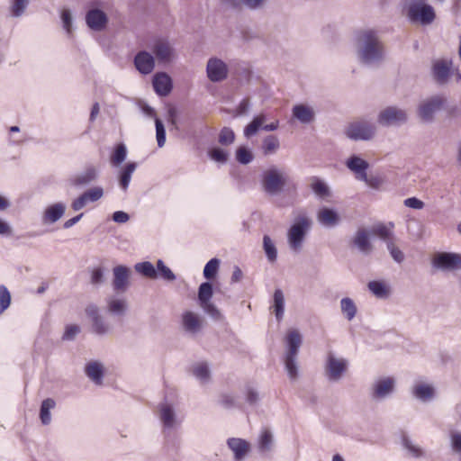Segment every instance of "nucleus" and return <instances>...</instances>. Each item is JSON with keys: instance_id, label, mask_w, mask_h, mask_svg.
<instances>
[{"instance_id": "0eeeda50", "label": "nucleus", "mask_w": 461, "mask_h": 461, "mask_svg": "<svg viewBox=\"0 0 461 461\" xmlns=\"http://www.w3.org/2000/svg\"><path fill=\"white\" fill-rule=\"evenodd\" d=\"M99 2L91 3L85 15L86 26L96 32H104L109 23L107 14L99 7Z\"/></svg>"}, {"instance_id": "393cba45", "label": "nucleus", "mask_w": 461, "mask_h": 461, "mask_svg": "<svg viewBox=\"0 0 461 461\" xmlns=\"http://www.w3.org/2000/svg\"><path fill=\"white\" fill-rule=\"evenodd\" d=\"M318 222L326 228H333L339 223L340 217L339 213L331 208L322 207L317 212Z\"/></svg>"}, {"instance_id": "c9c22d12", "label": "nucleus", "mask_w": 461, "mask_h": 461, "mask_svg": "<svg viewBox=\"0 0 461 461\" xmlns=\"http://www.w3.org/2000/svg\"><path fill=\"white\" fill-rule=\"evenodd\" d=\"M134 269L137 273L140 274L141 276L149 278V279H156L158 278V272L149 261H143L135 264Z\"/></svg>"}, {"instance_id": "ea45409f", "label": "nucleus", "mask_w": 461, "mask_h": 461, "mask_svg": "<svg viewBox=\"0 0 461 461\" xmlns=\"http://www.w3.org/2000/svg\"><path fill=\"white\" fill-rule=\"evenodd\" d=\"M280 148V141L275 135H268L262 141V150L265 155L276 153Z\"/></svg>"}, {"instance_id": "f704fd0d", "label": "nucleus", "mask_w": 461, "mask_h": 461, "mask_svg": "<svg viewBox=\"0 0 461 461\" xmlns=\"http://www.w3.org/2000/svg\"><path fill=\"white\" fill-rule=\"evenodd\" d=\"M56 402L52 398H47L41 402L40 419L43 425H49L51 421L50 410L55 408Z\"/></svg>"}, {"instance_id": "a18cd8bd", "label": "nucleus", "mask_w": 461, "mask_h": 461, "mask_svg": "<svg viewBox=\"0 0 461 461\" xmlns=\"http://www.w3.org/2000/svg\"><path fill=\"white\" fill-rule=\"evenodd\" d=\"M183 329L189 334H196L203 327V319H183Z\"/></svg>"}, {"instance_id": "72a5a7b5", "label": "nucleus", "mask_w": 461, "mask_h": 461, "mask_svg": "<svg viewBox=\"0 0 461 461\" xmlns=\"http://www.w3.org/2000/svg\"><path fill=\"white\" fill-rule=\"evenodd\" d=\"M367 286L370 292L379 299L387 298L390 294L389 286L383 281H370Z\"/></svg>"}, {"instance_id": "b1692460", "label": "nucleus", "mask_w": 461, "mask_h": 461, "mask_svg": "<svg viewBox=\"0 0 461 461\" xmlns=\"http://www.w3.org/2000/svg\"><path fill=\"white\" fill-rule=\"evenodd\" d=\"M227 446L233 452L235 461H243L249 451V443L240 438H230Z\"/></svg>"}, {"instance_id": "f257e3e1", "label": "nucleus", "mask_w": 461, "mask_h": 461, "mask_svg": "<svg viewBox=\"0 0 461 461\" xmlns=\"http://www.w3.org/2000/svg\"><path fill=\"white\" fill-rule=\"evenodd\" d=\"M353 46L358 62L367 68L380 66L386 58V48L379 32L371 28L357 31Z\"/></svg>"}, {"instance_id": "f8f14e48", "label": "nucleus", "mask_w": 461, "mask_h": 461, "mask_svg": "<svg viewBox=\"0 0 461 461\" xmlns=\"http://www.w3.org/2000/svg\"><path fill=\"white\" fill-rule=\"evenodd\" d=\"M348 366V361L347 359L336 357L330 353L325 365V375L328 380L331 382L339 381L347 371Z\"/></svg>"}, {"instance_id": "e433bc0d", "label": "nucleus", "mask_w": 461, "mask_h": 461, "mask_svg": "<svg viewBox=\"0 0 461 461\" xmlns=\"http://www.w3.org/2000/svg\"><path fill=\"white\" fill-rule=\"evenodd\" d=\"M402 444L404 449H406L412 457L419 458L424 456V450L406 435L402 436Z\"/></svg>"}, {"instance_id": "4be33fe9", "label": "nucleus", "mask_w": 461, "mask_h": 461, "mask_svg": "<svg viewBox=\"0 0 461 461\" xmlns=\"http://www.w3.org/2000/svg\"><path fill=\"white\" fill-rule=\"evenodd\" d=\"M345 164L356 175L357 179H366V170L369 167L367 161L357 155H352L347 159Z\"/></svg>"}, {"instance_id": "aec40b11", "label": "nucleus", "mask_w": 461, "mask_h": 461, "mask_svg": "<svg viewBox=\"0 0 461 461\" xmlns=\"http://www.w3.org/2000/svg\"><path fill=\"white\" fill-rule=\"evenodd\" d=\"M134 65L140 73L150 74L155 68V58L146 50L140 51L134 58Z\"/></svg>"}, {"instance_id": "bb28decb", "label": "nucleus", "mask_w": 461, "mask_h": 461, "mask_svg": "<svg viewBox=\"0 0 461 461\" xmlns=\"http://www.w3.org/2000/svg\"><path fill=\"white\" fill-rule=\"evenodd\" d=\"M65 212L66 205L63 203H56L48 206L42 214V223H55L64 215Z\"/></svg>"}, {"instance_id": "20e7f679", "label": "nucleus", "mask_w": 461, "mask_h": 461, "mask_svg": "<svg viewBox=\"0 0 461 461\" xmlns=\"http://www.w3.org/2000/svg\"><path fill=\"white\" fill-rule=\"evenodd\" d=\"M288 176L285 170L276 167H271L262 173V189L267 195H279L284 192Z\"/></svg>"}, {"instance_id": "cd10ccee", "label": "nucleus", "mask_w": 461, "mask_h": 461, "mask_svg": "<svg viewBox=\"0 0 461 461\" xmlns=\"http://www.w3.org/2000/svg\"><path fill=\"white\" fill-rule=\"evenodd\" d=\"M86 375L96 385L103 384L104 367L100 361H90L85 366Z\"/></svg>"}, {"instance_id": "052dcab7", "label": "nucleus", "mask_w": 461, "mask_h": 461, "mask_svg": "<svg viewBox=\"0 0 461 461\" xmlns=\"http://www.w3.org/2000/svg\"><path fill=\"white\" fill-rule=\"evenodd\" d=\"M386 247L395 262L402 263L404 260V254L395 246L393 240H388Z\"/></svg>"}, {"instance_id": "49530a36", "label": "nucleus", "mask_w": 461, "mask_h": 461, "mask_svg": "<svg viewBox=\"0 0 461 461\" xmlns=\"http://www.w3.org/2000/svg\"><path fill=\"white\" fill-rule=\"evenodd\" d=\"M127 157V149L126 146L123 143L118 144L112 156H111V163L114 166L121 165Z\"/></svg>"}, {"instance_id": "13d9d810", "label": "nucleus", "mask_w": 461, "mask_h": 461, "mask_svg": "<svg viewBox=\"0 0 461 461\" xmlns=\"http://www.w3.org/2000/svg\"><path fill=\"white\" fill-rule=\"evenodd\" d=\"M155 125H156V138L158 146L159 148H162L166 143V130L163 122L158 119L155 118Z\"/></svg>"}, {"instance_id": "2f4dec72", "label": "nucleus", "mask_w": 461, "mask_h": 461, "mask_svg": "<svg viewBox=\"0 0 461 461\" xmlns=\"http://www.w3.org/2000/svg\"><path fill=\"white\" fill-rule=\"evenodd\" d=\"M137 168V163L129 162L127 163L119 173V185L123 190L126 191L129 187L131 176Z\"/></svg>"}, {"instance_id": "9d476101", "label": "nucleus", "mask_w": 461, "mask_h": 461, "mask_svg": "<svg viewBox=\"0 0 461 461\" xmlns=\"http://www.w3.org/2000/svg\"><path fill=\"white\" fill-rule=\"evenodd\" d=\"M151 50L158 63L168 64L176 57L173 43L167 38L156 39Z\"/></svg>"}, {"instance_id": "bf43d9fd", "label": "nucleus", "mask_w": 461, "mask_h": 461, "mask_svg": "<svg viewBox=\"0 0 461 461\" xmlns=\"http://www.w3.org/2000/svg\"><path fill=\"white\" fill-rule=\"evenodd\" d=\"M209 157L215 162L224 164L228 160L229 154L227 151L221 148H212L209 151Z\"/></svg>"}, {"instance_id": "338daca9", "label": "nucleus", "mask_w": 461, "mask_h": 461, "mask_svg": "<svg viewBox=\"0 0 461 461\" xmlns=\"http://www.w3.org/2000/svg\"><path fill=\"white\" fill-rule=\"evenodd\" d=\"M364 181L368 186L374 189H378L384 183L383 178L380 176H370L366 174V179H360Z\"/></svg>"}, {"instance_id": "473e14b6", "label": "nucleus", "mask_w": 461, "mask_h": 461, "mask_svg": "<svg viewBox=\"0 0 461 461\" xmlns=\"http://www.w3.org/2000/svg\"><path fill=\"white\" fill-rule=\"evenodd\" d=\"M192 373L194 376L202 384L209 382L211 378V371L206 362H199L193 366Z\"/></svg>"}, {"instance_id": "37998d69", "label": "nucleus", "mask_w": 461, "mask_h": 461, "mask_svg": "<svg viewBox=\"0 0 461 461\" xmlns=\"http://www.w3.org/2000/svg\"><path fill=\"white\" fill-rule=\"evenodd\" d=\"M30 4V0H12L9 10L12 17L23 16Z\"/></svg>"}, {"instance_id": "a878e982", "label": "nucleus", "mask_w": 461, "mask_h": 461, "mask_svg": "<svg viewBox=\"0 0 461 461\" xmlns=\"http://www.w3.org/2000/svg\"><path fill=\"white\" fill-rule=\"evenodd\" d=\"M292 114L294 119L303 124H310L315 120L314 109L307 104H295L292 109Z\"/></svg>"}, {"instance_id": "7ed1b4c3", "label": "nucleus", "mask_w": 461, "mask_h": 461, "mask_svg": "<svg viewBox=\"0 0 461 461\" xmlns=\"http://www.w3.org/2000/svg\"><path fill=\"white\" fill-rule=\"evenodd\" d=\"M303 343V337L298 330L291 329L285 336L286 350L284 357L285 371L289 378L294 381L298 377L297 357Z\"/></svg>"}, {"instance_id": "6e6d98bb", "label": "nucleus", "mask_w": 461, "mask_h": 461, "mask_svg": "<svg viewBox=\"0 0 461 461\" xmlns=\"http://www.w3.org/2000/svg\"><path fill=\"white\" fill-rule=\"evenodd\" d=\"M11 304V294L4 285H0V314H2Z\"/></svg>"}, {"instance_id": "603ef678", "label": "nucleus", "mask_w": 461, "mask_h": 461, "mask_svg": "<svg viewBox=\"0 0 461 461\" xmlns=\"http://www.w3.org/2000/svg\"><path fill=\"white\" fill-rule=\"evenodd\" d=\"M108 308L111 313L122 315L127 309V303L123 299H113L109 302Z\"/></svg>"}, {"instance_id": "09e8293b", "label": "nucleus", "mask_w": 461, "mask_h": 461, "mask_svg": "<svg viewBox=\"0 0 461 461\" xmlns=\"http://www.w3.org/2000/svg\"><path fill=\"white\" fill-rule=\"evenodd\" d=\"M157 272H158V277H161L162 279L166 280V281H168V282H172V281H175L176 280V276L175 274L172 272V270L167 267L163 260L161 259H158L157 261Z\"/></svg>"}, {"instance_id": "c756f323", "label": "nucleus", "mask_w": 461, "mask_h": 461, "mask_svg": "<svg viewBox=\"0 0 461 461\" xmlns=\"http://www.w3.org/2000/svg\"><path fill=\"white\" fill-rule=\"evenodd\" d=\"M412 395L421 401H430L435 394V389L433 385L422 382L416 383L411 388Z\"/></svg>"}, {"instance_id": "69168bd1", "label": "nucleus", "mask_w": 461, "mask_h": 461, "mask_svg": "<svg viewBox=\"0 0 461 461\" xmlns=\"http://www.w3.org/2000/svg\"><path fill=\"white\" fill-rule=\"evenodd\" d=\"M61 21L63 23V28L66 30L68 34H70L72 32L73 19L69 10L65 9L62 11Z\"/></svg>"}, {"instance_id": "5fc2aeb1", "label": "nucleus", "mask_w": 461, "mask_h": 461, "mask_svg": "<svg viewBox=\"0 0 461 461\" xmlns=\"http://www.w3.org/2000/svg\"><path fill=\"white\" fill-rule=\"evenodd\" d=\"M449 438L452 451L458 455L459 461H461V431H451Z\"/></svg>"}, {"instance_id": "0e129e2a", "label": "nucleus", "mask_w": 461, "mask_h": 461, "mask_svg": "<svg viewBox=\"0 0 461 461\" xmlns=\"http://www.w3.org/2000/svg\"><path fill=\"white\" fill-rule=\"evenodd\" d=\"M81 329L77 324L68 325L65 329L62 339L64 340L72 341L76 339V337L80 333Z\"/></svg>"}, {"instance_id": "774afa93", "label": "nucleus", "mask_w": 461, "mask_h": 461, "mask_svg": "<svg viewBox=\"0 0 461 461\" xmlns=\"http://www.w3.org/2000/svg\"><path fill=\"white\" fill-rule=\"evenodd\" d=\"M250 109V102L249 98H244L236 107L234 116L246 115Z\"/></svg>"}, {"instance_id": "2eb2a0df", "label": "nucleus", "mask_w": 461, "mask_h": 461, "mask_svg": "<svg viewBox=\"0 0 461 461\" xmlns=\"http://www.w3.org/2000/svg\"><path fill=\"white\" fill-rule=\"evenodd\" d=\"M158 418L164 429H171L181 424L173 404L161 402L158 406Z\"/></svg>"}, {"instance_id": "ddd939ff", "label": "nucleus", "mask_w": 461, "mask_h": 461, "mask_svg": "<svg viewBox=\"0 0 461 461\" xmlns=\"http://www.w3.org/2000/svg\"><path fill=\"white\" fill-rule=\"evenodd\" d=\"M212 295V285L210 282L202 283L198 288V303L203 309V311L211 317H218L220 315V312L218 309L211 302Z\"/></svg>"}, {"instance_id": "423d86ee", "label": "nucleus", "mask_w": 461, "mask_h": 461, "mask_svg": "<svg viewBox=\"0 0 461 461\" xmlns=\"http://www.w3.org/2000/svg\"><path fill=\"white\" fill-rule=\"evenodd\" d=\"M345 134L352 140H370L376 134V126L371 121L361 118L350 122Z\"/></svg>"}, {"instance_id": "3c124183", "label": "nucleus", "mask_w": 461, "mask_h": 461, "mask_svg": "<svg viewBox=\"0 0 461 461\" xmlns=\"http://www.w3.org/2000/svg\"><path fill=\"white\" fill-rule=\"evenodd\" d=\"M254 158L252 151L247 147H239L236 150V159L242 165L249 164Z\"/></svg>"}, {"instance_id": "4d7b16f0", "label": "nucleus", "mask_w": 461, "mask_h": 461, "mask_svg": "<svg viewBox=\"0 0 461 461\" xmlns=\"http://www.w3.org/2000/svg\"><path fill=\"white\" fill-rule=\"evenodd\" d=\"M242 6L249 11H258L264 9L268 0H240Z\"/></svg>"}, {"instance_id": "39448f33", "label": "nucleus", "mask_w": 461, "mask_h": 461, "mask_svg": "<svg viewBox=\"0 0 461 461\" xmlns=\"http://www.w3.org/2000/svg\"><path fill=\"white\" fill-rule=\"evenodd\" d=\"M407 17L411 23L427 26L434 22L436 13L434 8L424 0H413L407 7Z\"/></svg>"}, {"instance_id": "c03bdc74", "label": "nucleus", "mask_w": 461, "mask_h": 461, "mask_svg": "<svg viewBox=\"0 0 461 461\" xmlns=\"http://www.w3.org/2000/svg\"><path fill=\"white\" fill-rule=\"evenodd\" d=\"M274 304L273 310L276 317H281L285 311V296L280 289H276L273 296Z\"/></svg>"}, {"instance_id": "e2e57ef3", "label": "nucleus", "mask_w": 461, "mask_h": 461, "mask_svg": "<svg viewBox=\"0 0 461 461\" xmlns=\"http://www.w3.org/2000/svg\"><path fill=\"white\" fill-rule=\"evenodd\" d=\"M224 409H231L237 406L236 397L231 393H221L218 401Z\"/></svg>"}, {"instance_id": "c85d7f7f", "label": "nucleus", "mask_w": 461, "mask_h": 461, "mask_svg": "<svg viewBox=\"0 0 461 461\" xmlns=\"http://www.w3.org/2000/svg\"><path fill=\"white\" fill-rule=\"evenodd\" d=\"M353 244L365 255L370 254L373 250V245L369 240V231L365 228L357 230L353 238Z\"/></svg>"}, {"instance_id": "1a4fd4ad", "label": "nucleus", "mask_w": 461, "mask_h": 461, "mask_svg": "<svg viewBox=\"0 0 461 461\" xmlns=\"http://www.w3.org/2000/svg\"><path fill=\"white\" fill-rule=\"evenodd\" d=\"M396 380L393 376H382L375 379L370 387V396L375 401L389 398L395 391Z\"/></svg>"}, {"instance_id": "8fccbe9b", "label": "nucleus", "mask_w": 461, "mask_h": 461, "mask_svg": "<svg viewBox=\"0 0 461 461\" xmlns=\"http://www.w3.org/2000/svg\"><path fill=\"white\" fill-rule=\"evenodd\" d=\"M340 310L346 317H355L357 305L351 298L345 297L340 301Z\"/></svg>"}, {"instance_id": "f3484780", "label": "nucleus", "mask_w": 461, "mask_h": 461, "mask_svg": "<svg viewBox=\"0 0 461 461\" xmlns=\"http://www.w3.org/2000/svg\"><path fill=\"white\" fill-rule=\"evenodd\" d=\"M104 188L102 186H94L84 193L71 203V208L77 212L82 210L88 203H95L104 196Z\"/></svg>"}, {"instance_id": "a19ab883", "label": "nucleus", "mask_w": 461, "mask_h": 461, "mask_svg": "<svg viewBox=\"0 0 461 461\" xmlns=\"http://www.w3.org/2000/svg\"><path fill=\"white\" fill-rule=\"evenodd\" d=\"M311 187L312 192L320 198H326L330 195L329 186L325 182L318 177H313L312 179Z\"/></svg>"}, {"instance_id": "de8ad7c7", "label": "nucleus", "mask_w": 461, "mask_h": 461, "mask_svg": "<svg viewBox=\"0 0 461 461\" xmlns=\"http://www.w3.org/2000/svg\"><path fill=\"white\" fill-rule=\"evenodd\" d=\"M220 260L216 258L210 259L203 268V276L210 280L215 277L220 267Z\"/></svg>"}, {"instance_id": "4c0bfd02", "label": "nucleus", "mask_w": 461, "mask_h": 461, "mask_svg": "<svg viewBox=\"0 0 461 461\" xmlns=\"http://www.w3.org/2000/svg\"><path fill=\"white\" fill-rule=\"evenodd\" d=\"M263 249L266 257L270 263H274L277 258V249L275 242L268 235L263 236Z\"/></svg>"}, {"instance_id": "dca6fc26", "label": "nucleus", "mask_w": 461, "mask_h": 461, "mask_svg": "<svg viewBox=\"0 0 461 461\" xmlns=\"http://www.w3.org/2000/svg\"><path fill=\"white\" fill-rule=\"evenodd\" d=\"M433 265L441 270L461 269V255L449 252L438 253L433 258Z\"/></svg>"}, {"instance_id": "f03ea898", "label": "nucleus", "mask_w": 461, "mask_h": 461, "mask_svg": "<svg viewBox=\"0 0 461 461\" xmlns=\"http://www.w3.org/2000/svg\"><path fill=\"white\" fill-rule=\"evenodd\" d=\"M312 226V220L306 212L300 211L296 213L286 234L287 243L292 251L297 253L302 250Z\"/></svg>"}, {"instance_id": "680f3d73", "label": "nucleus", "mask_w": 461, "mask_h": 461, "mask_svg": "<svg viewBox=\"0 0 461 461\" xmlns=\"http://www.w3.org/2000/svg\"><path fill=\"white\" fill-rule=\"evenodd\" d=\"M235 134L233 131L228 127H224L219 134V142L221 145H230L234 141Z\"/></svg>"}, {"instance_id": "7c9ffc66", "label": "nucleus", "mask_w": 461, "mask_h": 461, "mask_svg": "<svg viewBox=\"0 0 461 461\" xmlns=\"http://www.w3.org/2000/svg\"><path fill=\"white\" fill-rule=\"evenodd\" d=\"M91 332L99 336L109 333L116 326L109 321V319H91Z\"/></svg>"}, {"instance_id": "a211bd4d", "label": "nucleus", "mask_w": 461, "mask_h": 461, "mask_svg": "<svg viewBox=\"0 0 461 461\" xmlns=\"http://www.w3.org/2000/svg\"><path fill=\"white\" fill-rule=\"evenodd\" d=\"M452 61L449 59H438L433 62L432 75L436 82L445 85L451 75Z\"/></svg>"}, {"instance_id": "58836bf2", "label": "nucleus", "mask_w": 461, "mask_h": 461, "mask_svg": "<svg viewBox=\"0 0 461 461\" xmlns=\"http://www.w3.org/2000/svg\"><path fill=\"white\" fill-rule=\"evenodd\" d=\"M267 117L265 114L261 113L253 118L251 122H249L244 129V135L247 138H249L255 135L260 128H262L263 123L266 122Z\"/></svg>"}, {"instance_id": "6ab92c4d", "label": "nucleus", "mask_w": 461, "mask_h": 461, "mask_svg": "<svg viewBox=\"0 0 461 461\" xmlns=\"http://www.w3.org/2000/svg\"><path fill=\"white\" fill-rule=\"evenodd\" d=\"M113 286L115 291L124 292L129 285L131 269L123 265H119L113 269Z\"/></svg>"}, {"instance_id": "4468645a", "label": "nucleus", "mask_w": 461, "mask_h": 461, "mask_svg": "<svg viewBox=\"0 0 461 461\" xmlns=\"http://www.w3.org/2000/svg\"><path fill=\"white\" fill-rule=\"evenodd\" d=\"M229 68L227 64L218 58H211L206 64V74L210 81L216 83L227 78Z\"/></svg>"}, {"instance_id": "79ce46f5", "label": "nucleus", "mask_w": 461, "mask_h": 461, "mask_svg": "<svg viewBox=\"0 0 461 461\" xmlns=\"http://www.w3.org/2000/svg\"><path fill=\"white\" fill-rule=\"evenodd\" d=\"M273 435L267 429L262 430L258 438V449L260 452H267L272 449L273 446Z\"/></svg>"}, {"instance_id": "9b49d317", "label": "nucleus", "mask_w": 461, "mask_h": 461, "mask_svg": "<svg viewBox=\"0 0 461 461\" xmlns=\"http://www.w3.org/2000/svg\"><path fill=\"white\" fill-rule=\"evenodd\" d=\"M443 104L444 99L438 95L423 100L418 106V115L422 122L430 123Z\"/></svg>"}, {"instance_id": "5701e85b", "label": "nucleus", "mask_w": 461, "mask_h": 461, "mask_svg": "<svg viewBox=\"0 0 461 461\" xmlns=\"http://www.w3.org/2000/svg\"><path fill=\"white\" fill-rule=\"evenodd\" d=\"M152 84L155 92L160 96H167L172 90V79L166 72L155 74Z\"/></svg>"}, {"instance_id": "412c9836", "label": "nucleus", "mask_w": 461, "mask_h": 461, "mask_svg": "<svg viewBox=\"0 0 461 461\" xmlns=\"http://www.w3.org/2000/svg\"><path fill=\"white\" fill-rule=\"evenodd\" d=\"M97 177V168L94 166H89L82 172L75 175L71 179V184L76 187H84L95 182Z\"/></svg>"}, {"instance_id": "864d4df0", "label": "nucleus", "mask_w": 461, "mask_h": 461, "mask_svg": "<svg viewBox=\"0 0 461 461\" xmlns=\"http://www.w3.org/2000/svg\"><path fill=\"white\" fill-rule=\"evenodd\" d=\"M372 233L384 240L386 243L393 240V232L389 227L384 224H377L372 228Z\"/></svg>"}, {"instance_id": "6e6552de", "label": "nucleus", "mask_w": 461, "mask_h": 461, "mask_svg": "<svg viewBox=\"0 0 461 461\" xmlns=\"http://www.w3.org/2000/svg\"><path fill=\"white\" fill-rule=\"evenodd\" d=\"M408 121L406 110L398 106H387L377 115V122L382 127L401 126Z\"/></svg>"}]
</instances>
